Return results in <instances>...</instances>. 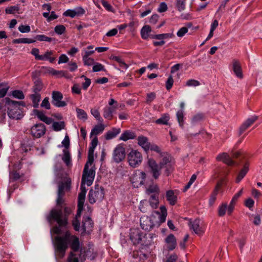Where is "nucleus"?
<instances>
[{"label":"nucleus","instance_id":"nucleus-6","mask_svg":"<svg viewBox=\"0 0 262 262\" xmlns=\"http://www.w3.org/2000/svg\"><path fill=\"white\" fill-rule=\"evenodd\" d=\"M71 180L67 179L64 182H62L59 185L57 198L56 200V204L57 206L61 207L64 203V199H63L64 195V190H69L71 186Z\"/></svg>","mask_w":262,"mask_h":262},{"label":"nucleus","instance_id":"nucleus-54","mask_svg":"<svg viewBox=\"0 0 262 262\" xmlns=\"http://www.w3.org/2000/svg\"><path fill=\"white\" fill-rule=\"evenodd\" d=\"M66 27L62 25L56 26L54 28V31L58 35H61L66 32Z\"/></svg>","mask_w":262,"mask_h":262},{"label":"nucleus","instance_id":"nucleus-29","mask_svg":"<svg viewBox=\"0 0 262 262\" xmlns=\"http://www.w3.org/2000/svg\"><path fill=\"white\" fill-rule=\"evenodd\" d=\"M105 128L104 124L100 123L99 124L96 125L91 130L90 137H92L94 135H97L102 133Z\"/></svg>","mask_w":262,"mask_h":262},{"label":"nucleus","instance_id":"nucleus-31","mask_svg":"<svg viewBox=\"0 0 262 262\" xmlns=\"http://www.w3.org/2000/svg\"><path fill=\"white\" fill-rule=\"evenodd\" d=\"M248 170H249V164L247 163H246L245 164L244 167L239 171V172L237 177V178L236 180V183H238L244 178V177L246 176V174L248 172Z\"/></svg>","mask_w":262,"mask_h":262},{"label":"nucleus","instance_id":"nucleus-30","mask_svg":"<svg viewBox=\"0 0 262 262\" xmlns=\"http://www.w3.org/2000/svg\"><path fill=\"white\" fill-rule=\"evenodd\" d=\"M120 128H113L112 129L108 130L105 135L106 140H111L115 138L118 134L120 133Z\"/></svg>","mask_w":262,"mask_h":262},{"label":"nucleus","instance_id":"nucleus-12","mask_svg":"<svg viewBox=\"0 0 262 262\" xmlns=\"http://www.w3.org/2000/svg\"><path fill=\"white\" fill-rule=\"evenodd\" d=\"M30 132L33 137L39 138L45 134L46 128L43 124H36L31 128Z\"/></svg>","mask_w":262,"mask_h":262},{"label":"nucleus","instance_id":"nucleus-25","mask_svg":"<svg viewBox=\"0 0 262 262\" xmlns=\"http://www.w3.org/2000/svg\"><path fill=\"white\" fill-rule=\"evenodd\" d=\"M166 200L170 205H174L177 202V196L174 194L173 190H170L166 192L165 195Z\"/></svg>","mask_w":262,"mask_h":262},{"label":"nucleus","instance_id":"nucleus-60","mask_svg":"<svg viewBox=\"0 0 262 262\" xmlns=\"http://www.w3.org/2000/svg\"><path fill=\"white\" fill-rule=\"evenodd\" d=\"M10 180L12 181H16L19 179L21 177L18 172L16 171H13L10 173L9 174Z\"/></svg>","mask_w":262,"mask_h":262},{"label":"nucleus","instance_id":"nucleus-15","mask_svg":"<svg viewBox=\"0 0 262 262\" xmlns=\"http://www.w3.org/2000/svg\"><path fill=\"white\" fill-rule=\"evenodd\" d=\"M125 156V149L120 145H118L113 152V159L116 163H119L122 161Z\"/></svg>","mask_w":262,"mask_h":262},{"label":"nucleus","instance_id":"nucleus-50","mask_svg":"<svg viewBox=\"0 0 262 262\" xmlns=\"http://www.w3.org/2000/svg\"><path fill=\"white\" fill-rule=\"evenodd\" d=\"M35 39L36 40H37L40 41L51 42L55 40V38L48 37L45 35H37L35 37Z\"/></svg>","mask_w":262,"mask_h":262},{"label":"nucleus","instance_id":"nucleus-32","mask_svg":"<svg viewBox=\"0 0 262 262\" xmlns=\"http://www.w3.org/2000/svg\"><path fill=\"white\" fill-rule=\"evenodd\" d=\"M63 157H62V161L65 163L68 167H70L72 165L71 158L70 152L67 149L63 150Z\"/></svg>","mask_w":262,"mask_h":262},{"label":"nucleus","instance_id":"nucleus-48","mask_svg":"<svg viewBox=\"0 0 262 262\" xmlns=\"http://www.w3.org/2000/svg\"><path fill=\"white\" fill-rule=\"evenodd\" d=\"M110 58L117 62L120 67L121 68L126 69L128 68V66L124 62V61L119 56H111Z\"/></svg>","mask_w":262,"mask_h":262},{"label":"nucleus","instance_id":"nucleus-33","mask_svg":"<svg viewBox=\"0 0 262 262\" xmlns=\"http://www.w3.org/2000/svg\"><path fill=\"white\" fill-rule=\"evenodd\" d=\"M160 212L157 211V213L159 215V222L164 223L166 220L167 214V209L164 206H161L160 207Z\"/></svg>","mask_w":262,"mask_h":262},{"label":"nucleus","instance_id":"nucleus-18","mask_svg":"<svg viewBox=\"0 0 262 262\" xmlns=\"http://www.w3.org/2000/svg\"><path fill=\"white\" fill-rule=\"evenodd\" d=\"M94 152H90L88 151V160L86 162V164L84 165L83 173L85 174H89L91 171H93L94 173V176H95V171L93 168H91V169H89V167L90 165H91L94 162Z\"/></svg>","mask_w":262,"mask_h":262},{"label":"nucleus","instance_id":"nucleus-44","mask_svg":"<svg viewBox=\"0 0 262 262\" xmlns=\"http://www.w3.org/2000/svg\"><path fill=\"white\" fill-rule=\"evenodd\" d=\"M113 108L111 107H105L103 109V116L105 118L111 120L113 117Z\"/></svg>","mask_w":262,"mask_h":262},{"label":"nucleus","instance_id":"nucleus-43","mask_svg":"<svg viewBox=\"0 0 262 262\" xmlns=\"http://www.w3.org/2000/svg\"><path fill=\"white\" fill-rule=\"evenodd\" d=\"M9 89V86L7 83H0V98L4 97Z\"/></svg>","mask_w":262,"mask_h":262},{"label":"nucleus","instance_id":"nucleus-10","mask_svg":"<svg viewBox=\"0 0 262 262\" xmlns=\"http://www.w3.org/2000/svg\"><path fill=\"white\" fill-rule=\"evenodd\" d=\"M94 177V173L92 170L89 174H82L80 192L86 194V189L85 185L86 184L88 186H91L93 182Z\"/></svg>","mask_w":262,"mask_h":262},{"label":"nucleus","instance_id":"nucleus-63","mask_svg":"<svg viewBox=\"0 0 262 262\" xmlns=\"http://www.w3.org/2000/svg\"><path fill=\"white\" fill-rule=\"evenodd\" d=\"M173 84V79L172 76H169L166 82L165 86L167 90H169Z\"/></svg>","mask_w":262,"mask_h":262},{"label":"nucleus","instance_id":"nucleus-57","mask_svg":"<svg viewBox=\"0 0 262 262\" xmlns=\"http://www.w3.org/2000/svg\"><path fill=\"white\" fill-rule=\"evenodd\" d=\"M105 71L104 66L98 62L96 63L93 67V71L94 72Z\"/></svg>","mask_w":262,"mask_h":262},{"label":"nucleus","instance_id":"nucleus-46","mask_svg":"<svg viewBox=\"0 0 262 262\" xmlns=\"http://www.w3.org/2000/svg\"><path fill=\"white\" fill-rule=\"evenodd\" d=\"M77 118L85 121L88 119L86 113L82 109L77 108L76 110Z\"/></svg>","mask_w":262,"mask_h":262},{"label":"nucleus","instance_id":"nucleus-47","mask_svg":"<svg viewBox=\"0 0 262 262\" xmlns=\"http://www.w3.org/2000/svg\"><path fill=\"white\" fill-rule=\"evenodd\" d=\"M139 208L142 212H146L150 210L149 206L146 200H142L140 202Z\"/></svg>","mask_w":262,"mask_h":262},{"label":"nucleus","instance_id":"nucleus-53","mask_svg":"<svg viewBox=\"0 0 262 262\" xmlns=\"http://www.w3.org/2000/svg\"><path fill=\"white\" fill-rule=\"evenodd\" d=\"M12 96L18 99H23L25 98L23 92L20 90H14L12 93Z\"/></svg>","mask_w":262,"mask_h":262},{"label":"nucleus","instance_id":"nucleus-40","mask_svg":"<svg viewBox=\"0 0 262 262\" xmlns=\"http://www.w3.org/2000/svg\"><path fill=\"white\" fill-rule=\"evenodd\" d=\"M53 129L55 132H59L65 127L64 121L53 122L52 125Z\"/></svg>","mask_w":262,"mask_h":262},{"label":"nucleus","instance_id":"nucleus-5","mask_svg":"<svg viewBox=\"0 0 262 262\" xmlns=\"http://www.w3.org/2000/svg\"><path fill=\"white\" fill-rule=\"evenodd\" d=\"M130 239L134 245H148V243L146 242V234L142 233L138 229L130 230Z\"/></svg>","mask_w":262,"mask_h":262},{"label":"nucleus","instance_id":"nucleus-39","mask_svg":"<svg viewBox=\"0 0 262 262\" xmlns=\"http://www.w3.org/2000/svg\"><path fill=\"white\" fill-rule=\"evenodd\" d=\"M226 180L225 179L223 178L219 180L217 182L213 191V192L215 193L216 194H218L220 191L222 192L223 190H222V187L226 184Z\"/></svg>","mask_w":262,"mask_h":262},{"label":"nucleus","instance_id":"nucleus-8","mask_svg":"<svg viewBox=\"0 0 262 262\" xmlns=\"http://www.w3.org/2000/svg\"><path fill=\"white\" fill-rule=\"evenodd\" d=\"M146 173L140 170L134 172L130 178V181L135 188H138L144 183L146 178Z\"/></svg>","mask_w":262,"mask_h":262},{"label":"nucleus","instance_id":"nucleus-41","mask_svg":"<svg viewBox=\"0 0 262 262\" xmlns=\"http://www.w3.org/2000/svg\"><path fill=\"white\" fill-rule=\"evenodd\" d=\"M205 118V115L203 113H198L193 116L191 119V123L195 125L203 121Z\"/></svg>","mask_w":262,"mask_h":262},{"label":"nucleus","instance_id":"nucleus-24","mask_svg":"<svg viewBox=\"0 0 262 262\" xmlns=\"http://www.w3.org/2000/svg\"><path fill=\"white\" fill-rule=\"evenodd\" d=\"M257 116H253L250 118H248L240 127L239 134L241 135L245 131L249 126H250L256 120Z\"/></svg>","mask_w":262,"mask_h":262},{"label":"nucleus","instance_id":"nucleus-20","mask_svg":"<svg viewBox=\"0 0 262 262\" xmlns=\"http://www.w3.org/2000/svg\"><path fill=\"white\" fill-rule=\"evenodd\" d=\"M232 70L237 77L240 79L243 78L241 64L238 60L233 59L232 60Z\"/></svg>","mask_w":262,"mask_h":262},{"label":"nucleus","instance_id":"nucleus-9","mask_svg":"<svg viewBox=\"0 0 262 262\" xmlns=\"http://www.w3.org/2000/svg\"><path fill=\"white\" fill-rule=\"evenodd\" d=\"M162 158L159 164L162 168L165 167V172L166 174L168 176L172 171V167L171 164V157L167 152H163L160 155Z\"/></svg>","mask_w":262,"mask_h":262},{"label":"nucleus","instance_id":"nucleus-21","mask_svg":"<svg viewBox=\"0 0 262 262\" xmlns=\"http://www.w3.org/2000/svg\"><path fill=\"white\" fill-rule=\"evenodd\" d=\"M138 144L145 151H148L149 150L150 143L148 141L147 137L144 136H140L137 138Z\"/></svg>","mask_w":262,"mask_h":262},{"label":"nucleus","instance_id":"nucleus-55","mask_svg":"<svg viewBox=\"0 0 262 262\" xmlns=\"http://www.w3.org/2000/svg\"><path fill=\"white\" fill-rule=\"evenodd\" d=\"M98 143V138L97 137H94L91 141V146L89 147V151L92 152H94V149L97 146Z\"/></svg>","mask_w":262,"mask_h":262},{"label":"nucleus","instance_id":"nucleus-13","mask_svg":"<svg viewBox=\"0 0 262 262\" xmlns=\"http://www.w3.org/2000/svg\"><path fill=\"white\" fill-rule=\"evenodd\" d=\"M52 104L56 107H64L67 105L65 101H61L63 95L60 92L53 91L52 93Z\"/></svg>","mask_w":262,"mask_h":262},{"label":"nucleus","instance_id":"nucleus-37","mask_svg":"<svg viewBox=\"0 0 262 262\" xmlns=\"http://www.w3.org/2000/svg\"><path fill=\"white\" fill-rule=\"evenodd\" d=\"M151 29L149 26H144L141 30V35L143 39H147L149 37V34L151 32Z\"/></svg>","mask_w":262,"mask_h":262},{"label":"nucleus","instance_id":"nucleus-14","mask_svg":"<svg viewBox=\"0 0 262 262\" xmlns=\"http://www.w3.org/2000/svg\"><path fill=\"white\" fill-rule=\"evenodd\" d=\"M82 223L81 228V230L82 231L81 234L90 233L92 231L94 225L93 222L91 217L89 216L83 217Z\"/></svg>","mask_w":262,"mask_h":262},{"label":"nucleus","instance_id":"nucleus-52","mask_svg":"<svg viewBox=\"0 0 262 262\" xmlns=\"http://www.w3.org/2000/svg\"><path fill=\"white\" fill-rule=\"evenodd\" d=\"M82 60L84 65L90 66L94 64V60L93 58L90 57H86V56H82Z\"/></svg>","mask_w":262,"mask_h":262},{"label":"nucleus","instance_id":"nucleus-11","mask_svg":"<svg viewBox=\"0 0 262 262\" xmlns=\"http://www.w3.org/2000/svg\"><path fill=\"white\" fill-rule=\"evenodd\" d=\"M147 165L153 177L157 179L161 174V170L162 168L160 164H158L154 159L150 158L148 160Z\"/></svg>","mask_w":262,"mask_h":262},{"label":"nucleus","instance_id":"nucleus-17","mask_svg":"<svg viewBox=\"0 0 262 262\" xmlns=\"http://www.w3.org/2000/svg\"><path fill=\"white\" fill-rule=\"evenodd\" d=\"M165 242L166 244L167 249L168 251L174 250L177 245V239L173 234H169L165 239Z\"/></svg>","mask_w":262,"mask_h":262},{"label":"nucleus","instance_id":"nucleus-27","mask_svg":"<svg viewBox=\"0 0 262 262\" xmlns=\"http://www.w3.org/2000/svg\"><path fill=\"white\" fill-rule=\"evenodd\" d=\"M146 193L147 195L151 196L152 194H159V188L158 185L156 184H152L148 186L146 189Z\"/></svg>","mask_w":262,"mask_h":262},{"label":"nucleus","instance_id":"nucleus-42","mask_svg":"<svg viewBox=\"0 0 262 262\" xmlns=\"http://www.w3.org/2000/svg\"><path fill=\"white\" fill-rule=\"evenodd\" d=\"M184 110H179L176 114L177 118L179 122V125L182 128L184 127Z\"/></svg>","mask_w":262,"mask_h":262},{"label":"nucleus","instance_id":"nucleus-16","mask_svg":"<svg viewBox=\"0 0 262 262\" xmlns=\"http://www.w3.org/2000/svg\"><path fill=\"white\" fill-rule=\"evenodd\" d=\"M140 225L143 230L149 231L155 225L150 218L147 216H144L140 219Z\"/></svg>","mask_w":262,"mask_h":262},{"label":"nucleus","instance_id":"nucleus-2","mask_svg":"<svg viewBox=\"0 0 262 262\" xmlns=\"http://www.w3.org/2000/svg\"><path fill=\"white\" fill-rule=\"evenodd\" d=\"M71 209L70 207H64L52 209L47 216V219L50 223L56 222L58 227L54 228V232L56 234L61 233V227H66L68 223V217L71 213Z\"/></svg>","mask_w":262,"mask_h":262},{"label":"nucleus","instance_id":"nucleus-7","mask_svg":"<svg viewBox=\"0 0 262 262\" xmlns=\"http://www.w3.org/2000/svg\"><path fill=\"white\" fill-rule=\"evenodd\" d=\"M129 165L133 167H138L142 161L141 153L137 150H132L127 155Z\"/></svg>","mask_w":262,"mask_h":262},{"label":"nucleus","instance_id":"nucleus-23","mask_svg":"<svg viewBox=\"0 0 262 262\" xmlns=\"http://www.w3.org/2000/svg\"><path fill=\"white\" fill-rule=\"evenodd\" d=\"M200 221L199 220H195L193 222H190L189 226L195 234L200 235L203 233V231L200 226Z\"/></svg>","mask_w":262,"mask_h":262},{"label":"nucleus","instance_id":"nucleus-3","mask_svg":"<svg viewBox=\"0 0 262 262\" xmlns=\"http://www.w3.org/2000/svg\"><path fill=\"white\" fill-rule=\"evenodd\" d=\"M6 104L7 106V113L9 118L19 120L24 117L23 108L25 106V103L24 101H14L9 98H6Z\"/></svg>","mask_w":262,"mask_h":262},{"label":"nucleus","instance_id":"nucleus-51","mask_svg":"<svg viewBox=\"0 0 262 262\" xmlns=\"http://www.w3.org/2000/svg\"><path fill=\"white\" fill-rule=\"evenodd\" d=\"M186 1L176 0V7L179 11H182L185 9Z\"/></svg>","mask_w":262,"mask_h":262},{"label":"nucleus","instance_id":"nucleus-56","mask_svg":"<svg viewBox=\"0 0 262 262\" xmlns=\"http://www.w3.org/2000/svg\"><path fill=\"white\" fill-rule=\"evenodd\" d=\"M81 78H84L85 80V82L82 83V89L84 90H86L91 83V80L84 75H82Z\"/></svg>","mask_w":262,"mask_h":262},{"label":"nucleus","instance_id":"nucleus-59","mask_svg":"<svg viewBox=\"0 0 262 262\" xmlns=\"http://www.w3.org/2000/svg\"><path fill=\"white\" fill-rule=\"evenodd\" d=\"M186 85L188 86H197L200 85V82L198 80L191 79L187 81Z\"/></svg>","mask_w":262,"mask_h":262},{"label":"nucleus","instance_id":"nucleus-45","mask_svg":"<svg viewBox=\"0 0 262 262\" xmlns=\"http://www.w3.org/2000/svg\"><path fill=\"white\" fill-rule=\"evenodd\" d=\"M228 204L226 203H222L218 208V215L220 216H223L225 215L226 211L228 212Z\"/></svg>","mask_w":262,"mask_h":262},{"label":"nucleus","instance_id":"nucleus-4","mask_svg":"<svg viewBox=\"0 0 262 262\" xmlns=\"http://www.w3.org/2000/svg\"><path fill=\"white\" fill-rule=\"evenodd\" d=\"M104 196V190L102 186L95 185L89 193L88 200L90 204H93L96 202H100Z\"/></svg>","mask_w":262,"mask_h":262},{"label":"nucleus","instance_id":"nucleus-62","mask_svg":"<svg viewBox=\"0 0 262 262\" xmlns=\"http://www.w3.org/2000/svg\"><path fill=\"white\" fill-rule=\"evenodd\" d=\"M34 112L38 118L42 121H43L45 118L47 117L42 111L35 110Z\"/></svg>","mask_w":262,"mask_h":262},{"label":"nucleus","instance_id":"nucleus-28","mask_svg":"<svg viewBox=\"0 0 262 262\" xmlns=\"http://www.w3.org/2000/svg\"><path fill=\"white\" fill-rule=\"evenodd\" d=\"M135 138L136 135L134 132L129 130H126L121 134L119 139L120 140L126 141L129 139H133Z\"/></svg>","mask_w":262,"mask_h":262},{"label":"nucleus","instance_id":"nucleus-36","mask_svg":"<svg viewBox=\"0 0 262 262\" xmlns=\"http://www.w3.org/2000/svg\"><path fill=\"white\" fill-rule=\"evenodd\" d=\"M40 98L41 96L39 93H34V94L30 95V98L31 99L33 106L34 108H37L38 107Z\"/></svg>","mask_w":262,"mask_h":262},{"label":"nucleus","instance_id":"nucleus-26","mask_svg":"<svg viewBox=\"0 0 262 262\" xmlns=\"http://www.w3.org/2000/svg\"><path fill=\"white\" fill-rule=\"evenodd\" d=\"M54 53V51H46L43 55H41L40 60H49L51 63H53L56 59V57L53 56Z\"/></svg>","mask_w":262,"mask_h":262},{"label":"nucleus","instance_id":"nucleus-58","mask_svg":"<svg viewBox=\"0 0 262 262\" xmlns=\"http://www.w3.org/2000/svg\"><path fill=\"white\" fill-rule=\"evenodd\" d=\"M49 100V98L48 97L45 98L40 104L41 107L45 108L47 110H50L51 105Z\"/></svg>","mask_w":262,"mask_h":262},{"label":"nucleus","instance_id":"nucleus-34","mask_svg":"<svg viewBox=\"0 0 262 262\" xmlns=\"http://www.w3.org/2000/svg\"><path fill=\"white\" fill-rule=\"evenodd\" d=\"M170 117L168 114H164L158 119L156 120L155 123L157 124L168 125Z\"/></svg>","mask_w":262,"mask_h":262},{"label":"nucleus","instance_id":"nucleus-1","mask_svg":"<svg viewBox=\"0 0 262 262\" xmlns=\"http://www.w3.org/2000/svg\"><path fill=\"white\" fill-rule=\"evenodd\" d=\"M55 251L59 258L64 256L69 246L71 249L68 257V262H79V258L74 252L80 249L79 238L73 235L69 231H66L62 235H57L54 241Z\"/></svg>","mask_w":262,"mask_h":262},{"label":"nucleus","instance_id":"nucleus-35","mask_svg":"<svg viewBox=\"0 0 262 262\" xmlns=\"http://www.w3.org/2000/svg\"><path fill=\"white\" fill-rule=\"evenodd\" d=\"M150 206L152 209H156L159 204V195L152 194L149 199Z\"/></svg>","mask_w":262,"mask_h":262},{"label":"nucleus","instance_id":"nucleus-49","mask_svg":"<svg viewBox=\"0 0 262 262\" xmlns=\"http://www.w3.org/2000/svg\"><path fill=\"white\" fill-rule=\"evenodd\" d=\"M91 114L98 120L100 123H102L103 120L100 116V114L98 108H92L91 110Z\"/></svg>","mask_w":262,"mask_h":262},{"label":"nucleus","instance_id":"nucleus-64","mask_svg":"<svg viewBox=\"0 0 262 262\" xmlns=\"http://www.w3.org/2000/svg\"><path fill=\"white\" fill-rule=\"evenodd\" d=\"M18 29L23 33H28L30 31V27L29 25H21L19 26Z\"/></svg>","mask_w":262,"mask_h":262},{"label":"nucleus","instance_id":"nucleus-61","mask_svg":"<svg viewBox=\"0 0 262 262\" xmlns=\"http://www.w3.org/2000/svg\"><path fill=\"white\" fill-rule=\"evenodd\" d=\"M85 194L80 192L78 194V206H83L85 201Z\"/></svg>","mask_w":262,"mask_h":262},{"label":"nucleus","instance_id":"nucleus-19","mask_svg":"<svg viewBox=\"0 0 262 262\" xmlns=\"http://www.w3.org/2000/svg\"><path fill=\"white\" fill-rule=\"evenodd\" d=\"M243 189L242 188L233 196L229 205H228V214L231 215L233 212L235 205L237 202L238 199L243 194Z\"/></svg>","mask_w":262,"mask_h":262},{"label":"nucleus","instance_id":"nucleus-22","mask_svg":"<svg viewBox=\"0 0 262 262\" xmlns=\"http://www.w3.org/2000/svg\"><path fill=\"white\" fill-rule=\"evenodd\" d=\"M216 160L218 161H222L229 166L234 164L233 161L231 159L230 156L226 152H223L217 155L216 157Z\"/></svg>","mask_w":262,"mask_h":262},{"label":"nucleus","instance_id":"nucleus-38","mask_svg":"<svg viewBox=\"0 0 262 262\" xmlns=\"http://www.w3.org/2000/svg\"><path fill=\"white\" fill-rule=\"evenodd\" d=\"M43 88V84L39 79H36L34 82V85L32 87V90L34 93L39 92L42 90Z\"/></svg>","mask_w":262,"mask_h":262}]
</instances>
